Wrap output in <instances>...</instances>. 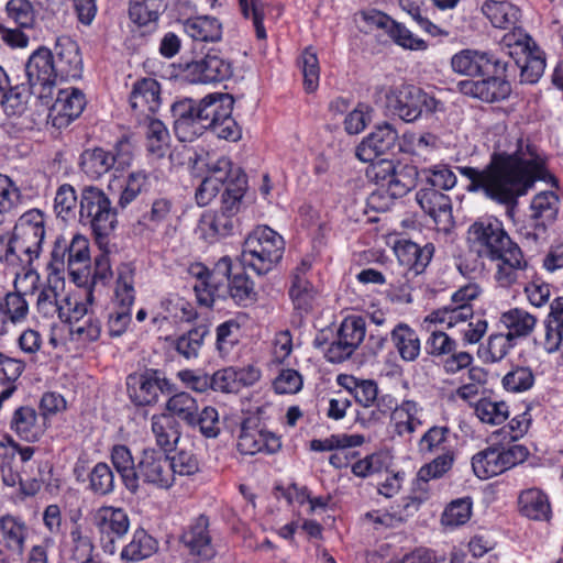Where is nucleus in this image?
<instances>
[{"mask_svg":"<svg viewBox=\"0 0 563 563\" xmlns=\"http://www.w3.org/2000/svg\"><path fill=\"white\" fill-rule=\"evenodd\" d=\"M459 172L470 180L467 191L483 192L484 196L501 205H511L527 194L536 180L544 179L547 170L530 147L522 148V140H516L512 152H494L490 162L483 169L470 166L459 167Z\"/></svg>","mask_w":563,"mask_h":563,"instance_id":"1","label":"nucleus"},{"mask_svg":"<svg viewBox=\"0 0 563 563\" xmlns=\"http://www.w3.org/2000/svg\"><path fill=\"white\" fill-rule=\"evenodd\" d=\"M234 99L229 93H210L201 100L185 98L172 106L174 132L180 142H192L206 130L219 139L236 142L241 128L232 118Z\"/></svg>","mask_w":563,"mask_h":563,"instance_id":"2","label":"nucleus"},{"mask_svg":"<svg viewBox=\"0 0 563 563\" xmlns=\"http://www.w3.org/2000/svg\"><path fill=\"white\" fill-rule=\"evenodd\" d=\"M467 243L478 257L497 262L496 279L503 287L517 283L520 274L528 267L520 247L512 242L497 220L475 221L467 230Z\"/></svg>","mask_w":563,"mask_h":563,"instance_id":"3","label":"nucleus"},{"mask_svg":"<svg viewBox=\"0 0 563 563\" xmlns=\"http://www.w3.org/2000/svg\"><path fill=\"white\" fill-rule=\"evenodd\" d=\"M284 251L283 236L267 225H260L245 239L241 261L244 267L265 275L282 261Z\"/></svg>","mask_w":563,"mask_h":563,"instance_id":"4","label":"nucleus"},{"mask_svg":"<svg viewBox=\"0 0 563 563\" xmlns=\"http://www.w3.org/2000/svg\"><path fill=\"white\" fill-rule=\"evenodd\" d=\"M376 91L385 92L387 109L407 123L438 110L441 102L421 88L410 84L399 86H377Z\"/></svg>","mask_w":563,"mask_h":563,"instance_id":"5","label":"nucleus"},{"mask_svg":"<svg viewBox=\"0 0 563 563\" xmlns=\"http://www.w3.org/2000/svg\"><path fill=\"white\" fill-rule=\"evenodd\" d=\"M13 242L23 260L25 277L37 279L34 262L38 260L45 239V214L38 209L24 212L12 231Z\"/></svg>","mask_w":563,"mask_h":563,"instance_id":"6","label":"nucleus"},{"mask_svg":"<svg viewBox=\"0 0 563 563\" xmlns=\"http://www.w3.org/2000/svg\"><path fill=\"white\" fill-rule=\"evenodd\" d=\"M78 220L98 238L108 236L118 224L117 208L108 195L96 186H85L79 197Z\"/></svg>","mask_w":563,"mask_h":563,"instance_id":"7","label":"nucleus"},{"mask_svg":"<svg viewBox=\"0 0 563 563\" xmlns=\"http://www.w3.org/2000/svg\"><path fill=\"white\" fill-rule=\"evenodd\" d=\"M492 444L472 457V467L481 479L499 475L522 463L529 452L521 444H509L500 439H490Z\"/></svg>","mask_w":563,"mask_h":563,"instance_id":"8","label":"nucleus"},{"mask_svg":"<svg viewBox=\"0 0 563 563\" xmlns=\"http://www.w3.org/2000/svg\"><path fill=\"white\" fill-rule=\"evenodd\" d=\"M514 40V44L520 48L525 55L523 63L520 60H501L503 73L505 77H510L520 69V82L536 84L539 81L545 69V58L543 52L537 46L532 37L521 31L512 34L509 41ZM511 45V42H508Z\"/></svg>","mask_w":563,"mask_h":563,"instance_id":"9","label":"nucleus"},{"mask_svg":"<svg viewBox=\"0 0 563 563\" xmlns=\"http://www.w3.org/2000/svg\"><path fill=\"white\" fill-rule=\"evenodd\" d=\"M134 268L131 264H121L118 267L115 298L119 308L109 316L108 328L111 336H120L131 321V306L135 299Z\"/></svg>","mask_w":563,"mask_h":563,"instance_id":"10","label":"nucleus"},{"mask_svg":"<svg viewBox=\"0 0 563 563\" xmlns=\"http://www.w3.org/2000/svg\"><path fill=\"white\" fill-rule=\"evenodd\" d=\"M51 49L42 46L34 51L25 64L27 82L32 93L47 97L59 76Z\"/></svg>","mask_w":563,"mask_h":563,"instance_id":"11","label":"nucleus"},{"mask_svg":"<svg viewBox=\"0 0 563 563\" xmlns=\"http://www.w3.org/2000/svg\"><path fill=\"white\" fill-rule=\"evenodd\" d=\"M185 73L191 82L214 84L229 79L233 69L231 62L220 51L210 48L200 59L188 63Z\"/></svg>","mask_w":563,"mask_h":563,"instance_id":"12","label":"nucleus"},{"mask_svg":"<svg viewBox=\"0 0 563 563\" xmlns=\"http://www.w3.org/2000/svg\"><path fill=\"white\" fill-rule=\"evenodd\" d=\"M141 479L156 488L168 489L174 484L169 457L163 451L144 449L137 461V488Z\"/></svg>","mask_w":563,"mask_h":563,"instance_id":"13","label":"nucleus"},{"mask_svg":"<svg viewBox=\"0 0 563 563\" xmlns=\"http://www.w3.org/2000/svg\"><path fill=\"white\" fill-rule=\"evenodd\" d=\"M207 175L198 186L195 198L199 206L209 205L220 190L232 178L234 167L227 156L209 157L205 164Z\"/></svg>","mask_w":563,"mask_h":563,"instance_id":"14","label":"nucleus"},{"mask_svg":"<svg viewBox=\"0 0 563 563\" xmlns=\"http://www.w3.org/2000/svg\"><path fill=\"white\" fill-rule=\"evenodd\" d=\"M399 147L398 132L387 122L377 126L356 147V156L362 162H372L384 155H393Z\"/></svg>","mask_w":563,"mask_h":563,"instance_id":"15","label":"nucleus"},{"mask_svg":"<svg viewBox=\"0 0 563 563\" xmlns=\"http://www.w3.org/2000/svg\"><path fill=\"white\" fill-rule=\"evenodd\" d=\"M93 523L100 532L103 550L113 554L115 539L122 538L130 527L126 512L121 508L101 507L93 516Z\"/></svg>","mask_w":563,"mask_h":563,"instance_id":"16","label":"nucleus"},{"mask_svg":"<svg viewBox=\"0 0 563 563\" xmlns=\"http://www.w3.org/2000/svg\"><path fill=\"white\" fill-rule=\"evenodd\" d=\"M499 73H490V77L481 80L465 79L457 84L459 90L465 95L485 102H496L505 100L511 93V86L508 77H505L503 67L498 68Z\"/></svg>","mask_w":563,"mask_h":563,"instance_id":"17","label":"nucleus"},{"mask_svg":"<svg viewBox=\"0 0 563 563\" xmlns=\"http://www.w3.org/2000/svg\"><path fill=\"white\" fill-rule=\"evenodd\" d=\"M456 345L455 340L443 331H432L426 342V349L430 355H449L443 367L451 374L468 367L473 362V356L468 352H456Z\"/></svg>","mask_w":563,"mask_h":563,"instance_id":"18","label":"nucleus"},{"mask_svg":"<svg viewBox=\"0 0 563 563\" xmlns=\"http://www.w3.org/2000/svg\"><path fill=\"white\" fill-rule=\"evenodd\" d=\"M209 519L200 515L184 533L180 541L188 553L199 561H209L214 558L216 549L209 533Z\"/></svg>","mask_w":563,"mask_h":563,"instance_id":"19","label":"nucleus"},{"mask_svg":"<svg viewBox=\"0 0 563 563\" xmlns=\"http://www.w3.org/2000/svg\"><path fill=\"white\" fill-rule=\"evenodd\" d=\"M501 60L493 58L484 52L463 49L451 58V66L455 73L466 76H484L490 73L498 74Z\"/></svg>","mask_w":563,"mask_h":563,"instance_id":"20","label":"nucleus"},{"mask_svg":"<svg viewBox=\"0 0 563 563\" xmlns=\"http://www.w3.org/2000/svg\"><path fill=\"white\" fill-rule=\"evenodd\" d=\"M420 208L445 230L453 223L451 198L433 187H423L416 194Z\"/></svg>","mask_w":563,"mask_h":563,"instance_id":"21","label":"nucleus"},{"mask_svg":"<svg viewBox=\"0 0 563 563\" xmlns=\"http://www.w3.org/2000/svg\"><path fill=\"white\" fill-rule=\"evenodd\" d=\"M311 269V262L302 260L292 271L289 287V296L296 309L308 312L312 308L316 289L309 280L308 273Z\"/></svg>","mask_w":563,"mask_h":563,"instance_id":"22","label":"nucleus"},{"mask_svg":"<svg viewBox=\"0 0 563 563\" xmlns=\"http://www.w3.org/2000/svg\"><path fill=\"white\" fill-rule=\"evenodd\" d=\"M280 446V440L274 433L242 424L238 439V450L242 454L254 455L260 452L272 454Z\"/></svg>","mask_w":563,"mask_h":563,"instance_id":"23","label":"nucleus"},{"mask_svg":"<svg viewBox=\"0 0 563 563\" xmlns=\"http://www.w3.org/2000/svg\"><path fill=\"white\" fill-rule=\"evenodd\" d=\"M395 254L401 265L408 267V272L415 275L421 274L430 263L434 246L426 244L419 246L417 243L409 240H399L394 247Z\"/></svg>","mask_w":563,"mask_h":563,"instance_id":"24","label":"nucleus"},{"mask_svg":"<svg viewBox=\"0 0 563 563\" xmlns=\"http://www.w3.org/2000/svg\"><path fill=\"white\" fill-rule=\"evenodd\" d=\"M130 104L134 111L145 117L147 113H154L161 106V87L152 78H144L134 84L130 95Z\"/></svg>","mask_w":563,"mask_h":563,"instance_id":"25","label":"nucleus"},{"mask_svg":"<svg viewBox=\"0 0 563 563\" xmlns=\"http://www.w3.org/2000/svg\"><path fill=\"white\" fill-rule=\"evenodd\" d=\"M85 107L86 98L81 90L77 88L60 90L51 110L56 114L54 124H68L81 114Z\"/></svg>","mask_w":563,"mask_h":563,"instance_id":"26","label":"nucleus"},{"mask_svg":"<svg viewBox=\"0 0 563 563\" xmlns=\"http://www.w3.org/2000/svg\"><path fill=\"white\" fill-rule=\"evenodd\" d=\"M0 534L5 551L12 555L21 558L27 537V527L24 520L13 515H3L0 517Z\"/></svg>","mask_w":563,"mask_h":563,"instance_id":"27","label":"nucleus"},{"mask_svg":"<svg viewBox=\"0 0 563 563\" xmlns=\"http://www.w3.org/2000/svg\"><path fill=\"white\" fill-rule=\"evenodd\" d=\"M129 380H135L139 385L133 388L131 397L140 406H150L157 402L159 393H164L165 388L169 386L167 379L157 377L156 372L145 373L139 377H129ZM129 389L131 390V383L128 382Z\"/></svg>","mask_w":563,"mask_h":563,"instance_id":"28","label":"nucleus"},{"mask_svg":"<svg viewBox=\"0 0 563 563\" xmlns=\"http://www.w3.org/2000/svg\"><path fill=\"white\" fill-rule=\"evenodd\" d=\"M11 428L21 439L35 442L44 433L45 424L38 421V415L34 408L22 406L13 412Z\"/></svg>","mask_w":563,"mask_h":563,"instance_id":"29","label":"nucleus"},{"mask_svg":"<svg viewBox=\"0 0 563 563\" xmlns=\"http://www.w3.org/2000/svg\"><path fill=\"white\" fill-rule=\"evenodd\" d=\"M232 178L230 177L224 186V191L221 196L220 210L224 213L235 217L242 207V199L245 195L247 187L246 175L240 167H235Z\"/></svg>","mask_w":563,"mask_h":563,"instance_id":"30","label":"nucleus"},{"mask_svg":"<svg viewBox=\"0 0 563 563\" xmlns=\"http://www.w3.org/2000/svg\"><path fill=\"white\" fill-rule=\"evenodd\" d=\"M200 271L197 273L199 279H203V284L210 287V291L216 294L218 298L225 299V292L228 287L225 284L231 279L233 267L232 261L228 256L221 257L214 265L211 272H208L205 267H199Z\"/></svg>","mask_w":563,"mask_h":563,"instance_id":"31","label":"nucleus"},{"mask_svg":"<svg viewBox=\"0 0 563 563\" xmlns=\"http://www.w3.org/2000/svg\"><path fill=\"white\" fill-rule=\"evenodd\" d=\"M110 457L126 489L136 493L137 463H135L130 449L123 444L113 445Z\"/></svg>","mask_w":563,"mask_h":563,"instance_id":"32","label":"nucleus"},{"mask_svg":"<svg viewBox=\"0 0 563 563\" xmlns=\"http://www.w3.org/2000/svg\"><path fill=\"white\" fill-rule=\"evenodd\" d=\"M115 162L117 157L112 152L96 147L81 154L80 167L90 178L98 179L111 170Z\"/></svg>","mask_w":563,"mask_h":563,"instance_id":"33","label":"nucleus"},{"mask_svg":"<svg viewBox=\"0 0 563 563\" xmlns=\"http://www.w3.org/2000/svg\"><path fill=\"white\" fill-rule=\"evenodd\" d=\"M185 32L196 41L218 42L222 37V24L217 18L201 15L184 22Z\"/></svg>","mask_w":563,"mask_h":563,"instance_id":"34","label":"nucleus"},{"mask_svg":"<svg viewBox=\"0 0 563 563\" xmlns=\"http://www.w3.org/2000/svg\"><path fill=\"white\" fill-rule=\"evenodd\" d=\"M520 512L533 520H548L551 515L550 503L545 494L540 489L529 488L523 490L518 498Z\"/></svg>","mask_w":563,"mask_h":563,"instance_id":"35","label":"nucleus"},{"mask_svg":"<svg viewBox=\"0 0 563 563\" xmlns=\"http://www.w3.org/2000/svg\"><path fill=\"white\" fill-rule=\"evenodd\" d=\"M390 340L400 357L412 362L420 354V340L417 332L406 323H398L390 333Z\"/></svg>","mask_w":563,"mask_h":563,"instance_id":"36","label":"nucleus"},{"mask_svg":"<svg viewBox=\"0 0 563 563\" xmlns=\"http://www.w3.org/2000/svg\"><path fill=\"white\" fill-rule=\"evenodd\" d=\"M420 408L413 400H404L396 406L390 415V421L394 424L395 433L399 437L413 433L422 424L418 418Z\"/></svg>","mask_w":563,"mask_h":563,"instance_id":"37","label":"nucleus"},{"mask_svg":"<svg viewBox=\"0 0 563 563\" xmlns=\"http://www.w3.org/2000/svg\"><path fill=\"white\" fill-rule=\"evenodd\" d=\"M483 13L495 27L508 29L514 26L520 15V10L508 1L487 0L482 7Z\"/></svg>","mask_w":563,"mask_h":563,"instance_id":"38","label":"nucleus"},{"mask_svg":"<svg viewBox=\"0 0 563 563\" xmlns=\"http://www.w3.org/2000/svg\"><path fill=\"white\" fill-rule=\"evenodd\" d=\"M500 322L507 329L509 338L517 340L531 334L536 327L537 319L523 309L514 308L501 313Z\"/></svg>","mask_w":563,"mask_h":563,"instance_id":"39","label":"nucleus"},{"mask_svg":"<svg viewBox=\"0 0 563 563\" xmlns=\"http://www.w3.org/2000/svg\"><path fill=\"white\" fill-rule=\"evenodd\" d=\"M146 148L155 157L166 155L169 145V132L165 124L157 119L145 118Z\"/></svg>","mask_w":563,"mask_h":563,"instance_id":"40","label":"nucleus"},{"mask_svg":"<svg viewBox=\"0 0 563 563\" xmlns=\"http://www.w3.org/2000/svg\"><path fill=\"white\" fill-rule=\"evenodd\" d=\"M168 5V0H131L130 19L141 26L154 23Z\"/></svg>","mask_w":563,"mask_h":563,"instance_id":"41","label":"nucleus"},{"mask_svg":"<svg viewBox=\"0 0 563 563\" xmlns=\"http://www.w3.org/2000/svg\"><path fill=\"white\" fill-rule=\"evenodd\" d=\"M157 551V541L145 530L137 529L132 536V540L126 544L121 558L126 561L137 562L144 560Z\"/></svg>","mask_w":563,"mask_h":563,"instance_id":"42","label":"nucleus"},{"mask_svg":"<svg viewBox=\"0 0 563 563\" xmlns=\"http://www.w3.org/2000/svg\"><path fill=\"white\" fill-rule=\"evenodd\" d=\"M419 172L416 166L397 164V168L386 184V190L393 198L407 195L417 185Z\"/></svg>","mask_w":563,"mask_h":563,"instance_id":"43","label":"nucleus"},{"mask_svg":"<svg viewBox=\"0 0 563 563\" xmlns=\"http://www.w3.org/2000/svg\"><path fill=\"white\" fill-rule=\"evenodd\" d=\"M152 432L164 453L172 450L180 437L177 422L166 413L152 417Z\"/></svg>","mask_w":563,"mask_h":563,"instance_id":"44","label":"nucleus"},{"mask_svg":"<svg viewBox=\"0 0 563 563\" xmlns=\"http://www.w3.org/2000/svg\"><path fill=\"white\" fill-rule=\"evenodd\" d=\"M199 409L198 401L189 393L181 391L173 395L166 402V410L172 419L177 418L187 427L195 423L194 418Z\"/></svg>","mask_w":563,"mask_h":563,"instance_id":"45","label":"nucleus"},{"mask_svg":"<svg viewBox=\"0 0 563 563\" xmlns=\"http://www.w3.org/2000/svg\"><path fill=\"white\" fill-rule=\"evenodd\" d=\"M57 59L55 60L59 77H77L80 71L81 58L74 42L66 38L64 43L58 42Z\"/></svg>","mask_w":563,"mask_h":563,"instance_id":"46","label":"nucleus"},{"mask_svg":"<svg viewBox=\"0 0 563 563\" xmlns=\"http://www.w3.org/2000/svg\"><path fill=\"white\" fill-rule=\"evenodd\" d=\"M225 287H228L225 298L231 297L239 305L245 306L256 300L254 283L242 269L232 275Z\"/></svg>","mask_w":563,"mask_h":563,"instance_id":"47","label":"nucleus"},{"mask_svg":"<svg viewBox=\"0 0 563 563\" xmlns=\"http://www.w3.org/2000/svg\"><path fill=\"white\" fill-rule=\"evenodd\" d=\"M4 12L7 19L20 29H32L36 22V10L30 0H9Z\"/></svg>","mask_w":563,"mask_h":563,"instance_id":"48","label":"nucleus"},{"mask_svg":"<svg viewBox=\"0 0 563 563\" xmlns=\"http://www.w3.org/2000/svg\"><path fill=\"white\" fill-rule=\"evenodd\" d=\"M209 334L207 324H199L175 341L176 351L186 358L197 357L205 338Z\"/></svg>","mask_w":563,"mask_h":563,"instance_id":"49","label":"nucleus"},{"mask_svg":"<svg viewBox=\"0 0 563 563\" xmlns=\"http://www.w3.org/2000/svg\"><path fill=\"white\" fill-rule=\"evenodd\" d=\"M475 413L485 423L500 424L508 419L509 409L505 401L483 398L476 402Z\"/></svg>","mask_w":563,"mask_h":563,"instance_id":"50","label":"nucleus"},{"mask_svg":"<svg viewBox=\"0 0 563 563\" xmlns=\"http://www.w3.org/2000/svg\"><path fill=\"white\" fill-rule=\"evenodd\" d=\"M150 179L144 170L129 174L125 186L120 195L118 206L122 209L133 202L139 195L148 190Z\"/></svg>","mask_w":563,"mask_h":563,"instance_id":"51","label":"nucleus"},{"mask_svg":"<svg viewBox=\"0 0 563 563\" xmlns=\"http://www.w3.org/2000/svg\"><path fill=\"white\" fill-rule=\"evenodd\" d=\"M558 196L553 191H542L531 202L532 218L541 222H552L558 214Z\"/></svg>","mask_w":563,"mask_h":563,"instance_id":"52","label":"nucleus"},{"mask_svg":"<svg viewBox=\"0 0 563 563\" xmlns=\"http://www.w3.org/2000/svg\"><path fill=\"white\" fill-rule=\"evenodd\" d=\"M100 333L101 322L93 313L74 322L69 328L70 340L79 343L97 341Z\"/></svg>","mask_w":563,"mask_h":563,"instance_id":"53","label":"nucleus"},{"mask_svg":"<svg viewBox=\"0 0 563 563\" xmlns=\"http://www.w3.org/2000/svg\"><path fill=\"white\" fill-rule=\"evenodd\" d=\"M89 488L97 495H108L114 489V474L107 463H97L89 473Z\"/></svg>","mask_w":563,"mask_h":563,"instance_id":"54","label":"nucleus"},{"mask_svg":"<svg viewBox=\"0 0 563 563\" xmlns=\"http://www.w3.org/2000/svg\"><path fill=\"white\" fill-rule=\"evenodd\" d=\"M77 203H79V200L71 185L64 184L58 187L54 199V209L57 217L64 220L75 218Z\"/></svg>","mask_w":563,"mask_h":563,"instance_id":"55","label":"nucleus"},{"mask_svg":"<svg viewBox=\"0 0 563 563\" xmlns=\"http://www.w3.org/2000/svg\"><path fill=\"white\" fill-rule=\"evenodd\" d=\"M194 422L195 423L190 424L189 428H198L200 433L206 438H217L221 431L219 412L211 406H207L202 410L198 409Z\"/></svg>","mask_w":563,"mask_h":563,"instance_id":"56","label":"nucleus"},{"mask_svg":"<svg viewBox=\"0 0 563 563\" xmlns=\"http://www.w3.org/2000/svg\"><path fill=\"white\" fill-rule=\"evenodd\" d=\"M236 220L234 217L219 210L214 214H205L201 219V229L211 231L213 236H227L232 233Z\"/></svg>","mask_w":563,"mask_h":563,"instance_id":"57","label":"nucleus"},{"mask_svg":"<svg viewBox=\"0 0 563 563\" xmlns=\"http://www.w3.org/2000/svg\"><path fill=\"white\" fill-rule=\"evenodd\" d=\"M534 384V375L530 367L516 366L503 378L504 387L514 393H521L530 389Z\"/></svg>","mask_w":563,"mask_h":563,"instance_id":"58","label":"nucleus"},{"mask_svg":"<svg viewBox=\"0 0 563 563\" xmlns=\"http://www.w3.org/2000/svg\"><path fill=\"white\" fill-rule=\"evenodd\" d=\"M0 265L13 269L15 274H19V271L25 273L23 260L11 233L0 235Z\"/></svg>","mask_w":563,"mask_h":563,"instance_id":"59","label":"nucleus"},{"mask_svg":"<svg viewBox=\"0 0 563 563\" xmlns=\"http://www.w3.org/2000/svg\"><path fill=\"white\" fill-rule=\"evenodd\" d=\"M365 333V321L361 317H351L341 323L338 336L356 350L363 342Z\"/></svg>","mask_w":563,"mask_h":563,"instance_id":"60","label":"nucleus"},{"mask_svg":"<svg viewBox=\"0 0 563 563\" xmlns=\"http://www.w3.org/2000/svg\"><path fill=\"white\" fill-rule=\"evenodd\" d=\"M427 180V187L449 190L456 185V176L446 165H435L422 170Z\"/></svg>","mask_w":563,"mask_h":563,"instance_id":"61","label":"nucleus"},{"mask_svg":"<svg viewBox=\"0 0 563 563\" xmlns=\"http://www.w3.org/2000/svg\"><path fill=\"white\" fill-rule=\"evenodd\" d=\"M303 85L308 92H312L319 85V60L317 54L310 47L306 48L301 55Z\"/></svg>","mask_w":563,"mask_h":563,"instance_id":"62","label":"nucleus"},{"mask_svg":"<svg viewBox=\"0 0 563 563\" xmlns=\"http://www.w3.org/2000/svg\"><path fill=\"white\" fill-rule=\"evenodd\" d=\"M452 453L445 452L435 457L429 464L422 466L417 474V481L428 483L432 478L441 477L445 472H448L452 467Z\"/></svg>","mask_w":563,"mask_h":563,"instance_id":"63","label":"nucleus"},{"mask_svg":"<svg viewBox=\"0 0 563 563\" xmlns=\"http://www.w3.org/2000/svg\"><path fill=\"white\" fill-rule=\"evenodd\" d=\"M472 514L471 503L466 499L452 501L443 512L442 523L450 527H457L468 521Z\"/></svg>","mask_w":563,"mask_h":563,"instance_id":"64","label":"nucleus"}]
</instances>
